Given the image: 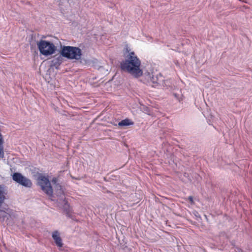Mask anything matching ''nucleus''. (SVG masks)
<instances>
[{"mask_svg":"<svg viewBox=\"0 0 252 252\" xmlns=\"http://www.w3.org/2000/svg\"><path fill=\"white\" fill-rule=\"evenodd\" d=\"M63 202L64 204L63 208L64 209H67L69 208V205L68 204V202L65 200H63Z\"/></svg>","mask_w":252,"mask_h":252,"instance_id":"f8f14e48","label":"nucleus"},{"mask_svg":"<svg viewBox=\"0 0 252 252\" xmlns=\"http://www.w3.org/2000/svg\"><path fill=\"white\" fill-rule=\"evenodd\" d=\"M189 200H190V201L191 202H192V201H193V198H192V196H189Z\"/></svg>","mask_w":252,"mask_h":252,"instance_id":"ddd939ff","label":"nucleus"},{"mask_svg":"<svg viewBox=\"0 0 252 252\" xmlns=\"http://www.w3.org/2000/svg\"><path fill=\"white\" fill-rule=\"evenodd\" d=\"M52 237L55 241L56 245L59 247H62L63 243L62 239L60 236L59 233L57 231L53 232L52 233Z\"/></svg>","mask_w":252,"mask_h":252,"instance_id":"0eeeda50","label":"nucleus"},{"mask_svg":"<svg viewBox=\"0 0 252 252\" xmlns=\"http://www.w3.org/2000/svg\"><path fill=\"white\" fill-rule=\"evenodd\" d=\"M52 182L54 184H56L55 187V189L57 190V193L58 194H63V190H62L61 186L59 184H56L57 179L56 178H54L52 180Z\"/></svg>","mask_w":252,"mask_h":252,"instance_id":"9d476101","label":"nucleus"},{"mask_svg":"<svg viewBox=\"0 0 252 252\" xmlns=\"http://www.w3.org/2000/svg\"><path fill=\"white\" fill-rule=\"evenodd\" d=\"M133 125V122L129 119H126L120 122L118 126L121 127L131 126Z\"/></svg>","mask_w":252,"mask_h":252,"instance_id":"1a4fd4ad","label":"nucleus"},{"mask_svg":"<svg viewBox=\"0 0 252 252\" xmlns=\"http://www.w3.org/2000/svg\"><path fill=\"white\" fill-rule=\"evenodd\" d=\"M12 179L16 182L24 187H31L32 186V183L31 181L20 173H14L12 175Z\"/></svg>","mask_w":252,"mask_h":252,"instance_id":"423d86ee","label":"nucleus"},{"mask_svg":"<svg viewBox=\"0 0 252 252\" xmlns=\"http://www.w3.org/2000/svg\"><path fill=\"white\" fill-rule=\"evenodd\" d=\"M124 56L125 60L121 63L122 69L135 77L141 76L143 74L141 69V61L134 52L126 47Z\"/></svg>","mask_w":252,"mask_h":252,"instance_id":"f257e3e1","label":"nucleus"},{"mask_svg":"<svg viewBox=\"0 0 252 252\" xmlns=\"http://www.w3.org/2000/svg\"><path fill=\"white\" fill-rule=\"evenodd\" d=\"M146 78L148 80L149 85L153 87H157L160 85L163 80V77L160 74H154L148 73Z\"/></svg>","mask_w":252,"mask_h":252,"instance_id":"39448f33","label":"nucleus"},{"mask_svg":"<svg viewBox=\"0 0 252 252\" xmlns=\"http://www.w3.org/2000/svg\"><path fill=\"white\" fill-rule=\"evenodd\" d=\"M61 54L67 59L78 60L81 58L82 52L78 47L64 46L62 47Z\"/></svg>","mask_w":252,"mask_h":252,"instance_id":"7ed1b4c3","label":"nucleus"},{"mask_svg":"<svg viewBox=\"0 0 252 252\" xmlns=\"http://www.w3.org/2000/svg\"><path fill=\"white\" fill-rule=\"evenodd\" d=\"M237 250L238 251V252H242V251L241 249L237 248Z\"/></svg>","mask_w":252,"mask_h":252,"instance_id":"4468645a","label":"nucleus"},{"mask_svg":"<svg viewBox=\"0 0 252 252\" xmlns=\"http://www.w3.org/2000/svg\"><path fill=\"white\" fill-rule=\"evenodd\" d=\"M38 184L41 189L49 196L53 194V189L49 179L44 176L40 175L37 179Z\"/></svg>","mask_w":252,"mask_h":252,"instance_id":"20e7f679","label":"nucleus"},{"mask_svg":"<svg viewBox=\"0 0 252 252\" xmlns=\"http://www.w3.org/2000/svg\"><path fill=\"white\" fill-rule=\"evenodd\" d=\"M37 46L40 53L46 57L55 54L57 50L56 46L48 40H40L37 42Z\"/></svg>","mask_w":252,"mask_h":252,"instance_id":"f03ea898","label":"nucleus"},{"mask_svg":"<svg viewBox=\"0 0 252 252\" xmlns=\"http://www.w3.org/2000/svg\"><path fill=\"white\" fill-rule=\"evenodd\" d=\"M5 189L3 186L0 185V206L5 199Z\"/></svg>","mask_w":252,"mask_h":252,"instance_id":"6e6552de","label":"nucleus"},{"mask_svg":"<svg viewBox=\"0 0 252 252\" xmlns=\"http://www.w3.org/2000/svg\"><path fill=\"white\" fill-rule=\"evenodd\" d=\"M10 210H7L6 211L0 210V217L3 220L8 219L10 217Z\"/></svg>","mask_w":252,"mask_h":252,"instance_id":"9b49d317","label":"nucleus"}]
</instances>
